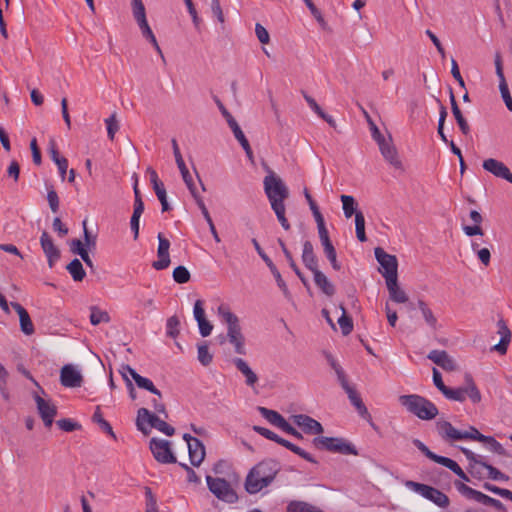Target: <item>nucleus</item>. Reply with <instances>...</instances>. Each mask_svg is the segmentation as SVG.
I'll return each mask as SVG.
<instances>
[{"instance_id": "1", "label": "nucleus", "mask_w": 512, "mask_h": 512, "mask_svg": "<svg viewBox=\"0 0 512 512\" xmlns=\"http://www.w3.org/2000/svg\"><path fill=\"white\" fill-rule=\"evenodd\" d=\"M281 471V464L272 458H266L254 465L248 472L244 488L250 495H254L270 486Z\"/></svg>"}, {"instance_id": "2", "label": "nucleus", "mask_w": 512, "mask_h": 512, "mask_svg": "<svg viewBox=\"0 0 512 512\" xmlns=\"http://www.w3.org/2000/svg\"><path fill=\"white\" fill-rule=\"evenodd\" d=\"M218 314L227 324V339L234 347L235 353L246 355L245 336L242 333L239 318L224 305L218 307Z\"/></svg>"}, {"instance_id": "3", "label": "nucleus", "mask_w": 512, "mask_h": 512, "mask_svg": "<svg viewBox=\"0 0 512 512\" xmlns=\"http://www.w3.org/2000/svg\"><path fill=\"white\" fill-rule=\"evenodd\" d=\"M400 403L406 409L422 420H431L438 415V408L430 400L417 394L402 395Z\"/></svg>"}, {"instance_id": "4", "label": "nucleus", "mask_w": 512, "mask_h": 512, "mask_svg": "<svg viewBox=\"0 0 512 512\" xmlns=\"http://www.w3.org/2000/svg\"><path fill=\"white\" fill-rule=\"evenodd\" d=\"M268 172L263 180L264 192L271 207L283 205L289 197L288 187L272 170H268Z\"/></svg>"}, {"instance_id": "5", "label": "nucleus", "mask_w": 512, "mask_h": 512, "mask_svg": "<svg viewBox=\"0 0 512 512\" xmlns=\"http://www.w3.org/2000/svg\"><path fill=\"white\" fill-rule=\"evenodd\" d=\"M145 423H148L150 427L157 429L167 436H172L175 433V429L165 420L160 419L155 413H152L147 408L142 407L137 412L136 426L139 431L147 434L148 429Z\"/></svg>"}, {"instance_id": "6", "label": "nucleus", "mask_w": 512, "mask_h": 512, "mask_svg": "<svg viewBox=\"0 0 512 512\" xmlns=\"http://www.w3.org/2000/svg\"><path fill=\"white\" fill-rule=\"evenodd\" d=\"M465 383V386L458 388L448 387L443 395L449 400L458 402H464L468 397L473 404H478L482 396L470 374L465 375Z\"/></svg>"}, {"instance_id": "7", "label": "nucleus", "mask_w": 512, "mask_h": 512, "mask_svg": "<svg viewBox=\"0 0 512 512\" xmlns=\"http://www.w3.org/2000/svg\"><path fill=\"white\" fill-rule=\"evenodd\" d=\"M438 433L442 438L454 441L459 440H474L483 442L486 435L480 433L474 426H470L468 431L457 430L450 422L442 421L437 423Z\"/></svg>"}, {"instance_id": "8", "label": "nucleus", "mask_w": 512, "mask_h": 512, "mask_svg": "<svg viewBox=\"0 0 512 512\" xmlns=\"http://www.w3.org/2000/svg\"><path fill=\"white\" fill-rule=\"evenodd\" d=\"M313 445L320 450H327L343 455H358L355 446L340 437L318 436L312 440Z\"/></svg>"}, {"instance_id": "9", "label": "nucleus", "mask_w": 512, "mask_h": 512, "mask_svg": "<svg viewBox=\"0 0 512 512\" xmlns=\"http://www.w3.org/2000/svg\"><path fill=\"white\" fill-rule=\"evenodd\" d=\"M455 487L460 494H462L463 496L470 500H474L483 505L492 506L496 510L501 512L506 511L504 504L500 500L492 498L478 490H475L461 481H455Z\"/></svg>"}, {"instance_id": "10", "label": "nucleus", "mask_w": 512, "mask_h": 512, "mask_svg": "<svg viewBox=\"0 0 512 512\" xmlns=\"http://www.w3.org/2000/svg\"><path fill=\"white\" fill-rule=\"evenodd\" d=\"M209 490L220 500L227 503H234L238 496L228 481L223 478L206 477Z\"/></svg>"}, {"instance_id": "11", "label": "nucleus", "mask_w": 512, "mask_h": 512, "mask_svg": "<svg viewBox=\"0 0 512 512\" xmlns=\"http://www.w3.org/2000/svg\"><path fill=\"white\" fill-rule=\"evenodd\" d=\"M375 258L380 264L379 272L385 278L395 279L398 277V261L395 255L388 254L381 247H377L374 250Z\"/></svg>"}, {"instance_id": "12", "label": "nucleus", "mask_w": 512, "mask_h": 512, "mask_svg": "<svg viewBox=\"0 0 512 512\" xmlns=\"http://www.w3.org/2000/svg\"><path fill=\"white\" fill-rule=\"evenodd\" d=\"M406 485L441 508H447L450 504L448 496L437 488L414 481H407Z\"/></svg>"}, {"instance_id": "13", "label": "nucleus", "mask_w": 512, "mask_h": 512, "mask_svg": "<svg viewBox=\"0 0 512 512\" xmlns=\"http://www.w3.org/2000/svg\"><path fill=\"white\" fill-rule=\"evenodd\" d=\"M149 447L157 462L161 464H173L177 462L168 440L154 437L150 440Z\"/></svg>"}, {"instance_id": "14", "label": "nucleus", "mask_w": 512, "mask_h": 512, "mask_svg": "<svg viewBox=\"0 0 512 512\" xmlns=\"http://www.w3.org/2000/svg\"><path fill=\"white\" fill-rule=\"evenodd\" d=\"M482 167L496 178L506 180L512 184V172L502 161L495 158H488L483 161Z\"/></svg>"}, {"instance_id": "15", "label": "nucleus", "mask_w": 512, "mask_h": 512, "mask_svg": "<svg viewBox=\"0 0 512 512\" xmlns=\"http://www.w3.org/2000/svg\"><path fill=\"white\" fill-rule=\"evenodd\" d=\"M494 63H495L496 75L499 78V90L501 93V97H502L507 109L512 112V97L510 95L508 84H507L505 76H504L502 57L499 52H496V54H495Z\"/></svg>"}, {"instance_id": "16", "label": "nucleus", "mask_w": 512, "mask_h": 512, "mask_svg": "<svg viewBox=\"0 0 512 512\" xmlns=\"http://www.w3.org/2000/svg\"><path fill=\"white\" fill-rule=\"evenodd\" d=\"M34 400L37 405L38 413L46 427H51L54 421L55 416L57 415V407L51 403L43 399L39 395L34 396Z\"/></svg>"}, {"instance_id": "17", "label": "nucleus", "mask_w": 512, "mask_h": 512, "mask_svg": "<svg viewBox=\"0 0 512 512\" xmlns=\"http://www.w3.org/2000/svg\"><path fill=\"white\" fill-rule=\"evenodd\" d=\"M60 383L67 388L80 387L83 383V376L71 364H66L60 371Z\"/></svg>"}, {"instance_id": "18", "label": "nucleus", "mask_w": 512, "mask_h": 512, "mask_svg": "<svg viewBox=\"0 0 512 512\" xmlns=\"http://www.w3.org/2000/svg\"><path fill=\"white\" fill-rule=\"evenodd\" d=\"M41 248L47 257L48 265L52 268L60 258V250L55 246L52 237L47 231H43L40 236Z\"/></svg>"}, {"instance_id": "19", "label": "nucleus", "mask_w": 512, "mask_h": 512, "mask_svg": "<svg viewBox=\"0 0 512 512\" xmlns=\"http://www.w3.org/2000/svg\"><path fill=\"white\" fill-rule=\"evenodd\" d=\"M293 422L301 427L306 434H322L324 429L320 422L305 414L292 416Z\"/></svg>"}, {"instance_id": "20", "label": "nucleus", "mask_w": 512, "mask_h": 512, "mask_svg": "<svg viewBox=\"0 0 512 512\" xmlns=\"http://www.w3.org/2000/svg\"><path fill=\"white\" fill-rule=\"evenodd\" d=\"M158 260L154 261L152 263V267L155 270H163L166 269L170 264V256H169V248H170V242L168 239H166L162 233L158 234Z\"/></svg>"}, {"instance_id": "21", "label": "nucleus", "mask_w": 512, "mask_h": 512, "mask_svg": "<svg viewBox=\"0 0 512 512\" xmlns=\"http://www.w3.org/2000/svg\"><path fill=\"white\" fill-rule=\"evenodd\" d=\"M380 152L384 159L389 162L394 168L401 169L402 162L398 157V152L394 144L392 143V138L389 136V139L380 143L379 145Z\"/></svg>"}, {"instance_id": "22", "label": "nucleus", "mask_w": 512, "mask_h": 512, "mask_svg": "<svg viewBox=\"0 0 512 512\" xmlns=\"http://www.w3.org/2000/svg\"><path fill=\"white\" fill-rule=\"evenodd\" d=\"M343 390L347 393L351 404L356 408L357 412L362 418L371 419V415L368 412L367 407L362 401V398L358 394L357 390L349 383L342 386Z\"/></svg>"}, {"instance_id": "23", "label": "nucleus", "mask_w": 512, "mask_h": 512, "mask_svg": "<svg viewBox=\"0 0 512 512\" xmlns=\"http://www.w3.org/2000/svg\"><path fill=\"white\" fill-rule=\"evenodd\" d=\"M318 234L324 249V253L327 259L329 260L332 268L336 271H339L341 269V264L337 260V253L333 243L330 240L328 231L321 232Z\"/></svg>"}, {"instance_id": "24", "label": "nucleus", "mask_w": 512, "mask_h": 512, "mask_svg": "<svg viewBox=\"0 0 512 512\" xmlns=\"http://www.w3.org/2000/svg\"><path fill=\"white\" fill-rule=\"evenodd\" d=\"M497 326L498 334L500 335V341L499 343L491 347V351H496L500 355H504L507 353L508 345L511 341V331L503 319H500L497 322Z\"/></svg>"}, {"instance_id": "25", "label": "nucleus", "mask_w": 512, "mask_h": 512, "mask_svg": "<svg viewBox=\"0 0 512 512\" xmlns=\"http://www.w3.org/2000/svg\"><path fill=\"white\" fill-rule=\"evenodd\" d=\"M427 358L446 371H454L456 369L455 361L445 350H432L428 353Z\"/></svg>"}, {"instance_id": "26", "label": "nucleus", "mask_w": 512, "mask_h": 512, "mask_svg": "<svg viewBox=\"0 0 512 512\" xmlns=\"http://www.w3.org/2000/svg\"><path fill=\"white\" fill-rule=\"evenodd\" d=\"M11 306L19 316L21 331L26 335H32L35 329L27 310L18 302H12Z\"/></svg>"}, {"instance_id": "27", "label": "nucleus", "mask_w": 512, "mask_h": 512, "mask_svg": "<svg viewBox=\"0 0 512 512\" xmlns=\"http://www.w3.org/2000/svg\"><path fill=\"white\" fill-rule=\"evenodd\" d=\"M302 262L312 273L318 269V258L310 241L303 243Z\"/></svg>"}, {"instance_id": "28", "label": "nucleus", "mask_w": 512, "mask_h": 512, "mask_svg": "<svg viewBox=\"0 0 512 512\" xmlns=\"http://www.w3.org/2000/svg\"><path fill=\"white\" fill-rule=\"evenodd\" d=\"M189 459L193 466H199L205 458V446L198 438L188 445Z\"/></svg>"}, {"instance_id": "29", "label": "nucleus", "mask_w": 512, "mask_h": 512, "mask_svg": "<svg viewBox=\"0 0 512 512\" xmlns=\"http://www.w3.org/2000/svg\"><path fill=\"white\" fill-rule=\"evenodd\" d=\"M450 103H451L452 113L455 117V120L459 126L460 131L464 135H468L470 133V126H469L467 120L465 119V117L463 116L462 111L460 110V108L457 104L456 98H455L451 88H450Z\"/></svg>"}, {"instance_id": "30", "label": "nucleus", "mask_w": 512, "mask_h": 512, "mask_svg": "<svg viewBox=\"0 0 512 512\" xmlns=\"http://www.w3.org/2000/svg\"><path fill=\"white\" fill-rule=\"evenodd\" d=\"M386 286L389 292V297L392 301L396 303H406L408 301L406 292L399 287L398 277L395 279H388V281H386Z\"/></svg>"}, {"instance_id": "31", "label": "nucleus", "mask_w": 512, "mask_h": 512, "mask_svg": "<svg viewBox=\"0 0 512 512\" xmlns=\"http://www.w3.org/2000/svg\"><path fill=\"white\" fill-rule=\"evenodd\" d=\"M469 217H470L471 221L474 223V225L473 226H463L464 233L470 237L483 236L484 231L481 227V223L483 221L482 215L476 210H471Z\"/></svg>"}, {"instance_id": "32", "label": "nucleus", "mask_w": 512, "mask_h": 512, "mask_svg": "<svg viewBox=\"0 0 512 512\" xmlns=\"http://www.w3.org/2000/svg\"><path fill=\"white\" fill-rule=\"evenodd\" d=\"M233 363L236 366V368L245 376L246 384L250 387H253L258 381V376L249 367L247 362L242 358H235V359H233Z\"/></svg>"}, {"instance_id": "33", "label": "nucleus", "mask_w": 512, "mask_h": 512, "mask_svg": "<svg viewBox=\"0 0 512 512\" xmlns=\"http://www.w3.org/2000/svg\"><path fill=\"white\" fill-rule=\"evenodd\" d=\"M314 282L316 286L327 296L331 297L335 294V286L328 280L326 275L320 270L313 272Z\"/></svg>"}, {"instance_id": "34", "label": "nucleus", "mask_w": 512, "mask_h": 512, "mask_svg": "<svg viewBox=\"0 0 512 512\" xmlns=\"http://www.w3.org/2000/svg\"><path fill=\"white\" fill-rule=\"evenodd\" d=\"M258 411L269 423L280 428L281 430L287 422L286 419L275 410L259 406Z\"/></svg>"}, {"instance_id": "35", "label": "nucleus", "mask_w": 512, "mask_h": 512, "mask_svg": "<svg viewBox=\"0 0 512 512\" xmlns=\"http://www.w3.org/2000/svg\"><path fill=\"white\" fill-rule=\"evenodd\" d=\"M277 444L285 447L286 449L290 450L291 452L295 453L296 455L300 456L304 460L316 464V459L308 452L300 448L299 446L293 444L292 442L282 438L278 437V441H276Z\"/></svg>"}, {"instance_id": "36", "label": "nucleus", "mask_w": 512, "mask_h": 512, "mask_svg": "<svg viewBox=\"0 0 512 512\" xmlns=\"http://www.w3.org/2000/svg\"><path fill=\"white\" fill-rule=\"evenodd\" d=\"M67 271L71 275L72 279L75 282H81L85 276L86 272L83 268L81 261L78 258H74L67 266Z\"/></svg>"}, {"instance_id": "37", "label": "nucleus", "mask_w": 512, "mask_h": 512, "mask_svg": "<svg viewBox=\"0 0 512 512\" xmlns=\"http://www.w3.org/2000/svg\"><path fill=\"white\" fill-rule=\"evenodd\" d=\"M324 356L327 360V362L329 363V365L331 366V368L334 370L336 376H337V379L341 385V387L343 385H346L348 382L347 380V377H346V374L343 370V368L341 367V365L335 360V358L332 356L331 353L329 352H324Z\"/></svg>"}, {"instance_id": "38", "label": "nucleus", "mask_w": 512, "mask_h": 512, "mask_svg": "<svg viewBox=\"0 0 512 512\" xmlns=\"http://www.w3.org/2000/svg\"><path fill=\"white\" fill-rule=\"evenodd\" d=\"M418 308L422 313V316L426 322V324L433 330L437 329V318L433 314L432 310L429 308L426 302L423 300H418Z\"/></svg>"}, {"instance_id": "39", "label": "nucleus", "mask_w": 512, "mask_h": 512, "mask_svg": "<svg viewBox=\"0 0 512 512\" xmlns=\"http://www.w3.org/2000/svg\"><path fill=\"white\" fill-rule=\"evenodd\" d=\"M287 512H324L317 508L316 506H313L307 502L304 501H291L286 508Z\"/></svg>"}, {"instance_id": "40", "label": "nucleus", "mask_w": 512, "mask_h": 512, "mask_svg": "<svg viewBox=\"0 0 512 512\" xmlns=\"http://www.w3.org/2000/svg\"><path fill=\"white\" fill-rule=\"evenodd\" d=\"M461 452L465 455L466 459L469 461L468 472L472 476H476L475 465L481 466L482 463L484 462L483 457L475 454L471 450L464 448V447H461Z\"/></svg>"}, {"instance_id": "41", "label": "nucleus", "mask_w": 512, "mask_h": 512, "mask_svg": "<svg viewBox=\"0 0 512 512\" xmlns=\"http://www.w3.org/2000/svg\"><path fill=\"white\" fill-rule=\"evenodd\" d=\"M92 420H93L94 423H97L104 432H106L111 437L116 439V435H115V433H114V431L112 429V426L102 416L100 406L96 407L95 412H94V414L92 416Z\"/></svg>"}, {"instance_id": "42", "label": "nucleus", "mask_w": 512, "mask_h": 512, "mask_svg": "<svg viewBox=\"0 0 512 512\" xmlns=\"http://www.w3.org/2000/svg\"><path fill=\"white\" fill-rule=\"evenodd\" d=\"M268 268H269L270 272L272 273V275L274 276L277 286L283 292L285 298L291 299V293L288 289V286L285 283V281L283 280V278H282L279 270L275 266V264L273 262L268 263Z\"/></svg>"}, {"instance_id": "43", "label": "nucleus", "mask_w": 512, "mask_h": 512, "mask_svg": "<svg viewBox=\"0 0 512 512\" xmlns=\"http://www.w3.org/2000/svg\"><path fill=\"white\" fill-rule=\"evenodd\" d=\"M135 375H136L135 383L139 388L145 389V390L151 392L152 394L158 396L160 399L162 398V394H161L160 390L155 387V385L153 384V382L150 379L143 377L140 374H135Z\"/></svg>"}, {"instance_id": "44", "label": "nucleus", "mask_w": 512, "mask_h": 512, "mask_svg": "<svg viewBox=\"0 0 512 512\" xmlns=\"http://www.w3.org/2000/svg\"><path fill=\"white\" fill-rule=\"evenodd\" d=\"M340 309L342 310V315L338 319V324L342 334L346 336L353 330V320L349 315H347V312L342 304L340 305Z\"/></svg>"}, {"instance_id": "45", "label": "nucleus", "mask_w": 512, "mask_h": 512, "mask_svg": "<svg viewBox=\"0 0 512 512\" xmlns=\"http://www.w3.org/2000/svg\"><path fill=\"white\" fill-rule=\"evenodd\" d=\"M197 358L203 366H208L213 361V355L209 352V347L206 342L197 346Z\"/></svg>"}, {"instance_id": "46", "label": "nucleus", "mask_w": 512, "mask_h": 512, "mask_svg": "<svg viewBox=\"0 0 512 512\" xmlns=\"http://www.w3.org/2000/svg\"><path fill=\"white\" fill-rule=\"evenodd\" d=\"M343 204V212L346 218H350L353 214L357 213L356 211V201L351 195H341L340 197Z\"/></svg>"}, {"instance_id": "47", "label": "nucleus", "mask_w": 512, "mask_h": 512, "mask_svg": "<svg viewBox=\"0 0 512 512\" xmlns=\"http://www.w3.org/2000/svg\"><path fill=\"white\" fill-rule=\"evenodd\" d=\"M180 320L176 315H173L167 319L166 322V335L170 338H177L180 334Z\"/></svg>"}, {"instance_id": "48", "label": "nucleus", "mask_w": 512, "mask_h": 512, "mask_svg": "<svg viewBox=\"0 0 512 512\" xmlns=\"http://www.w3.org/2000/svg\"><path fill=\"white\" fill-rule=\"evenodd\" d=\"M198 207L200 208L201 212H202V215L204 216L205 220L207 221L208 225H209V229H210V232L214 238V240L216 242H220V237L218 235V232L215 228V225L213 223V220L209 214V211L207 209V207L205 206V203L204 201H198Z\"/></svg>"}, {"instance_id": "49", "label": "nucleus", "mask_w": 512, "mask_h": 512, "mask_svg": "<svg viewBox=\"0 0 512 512\" xmlns=\"http://www.w3.org/2000/svg\"><path fill=\"white\" fill-rule=\"evenodd\" d=\"M356 237L360 242L367 241L365 233V218L362 212L355 213Z\"/></svg>"}, {"instance_id": "50", "label": "nucleus", "mask_w": 512, "mask_h": 512, "mask_svg": "<svg viewBox=\"0 0 512 512\" xmlns=\"http://www.w3.org/2000/svg\"><path fill=\"white\" fill-rule=\"evenodd\" d=\"M110 316L108 312L100 310L96 306L91 307L90 322L92 325H98L101 322H109Z\"/></svg>"}, {"instance_id": "51", "label": "nucleus", "mask_w": 512, "mask_h": 512, "mask_svg": "<svg viewBox=\"0 0 512 512\" xmlns=\"http://www.w3.org/2000/svg\"><path fill=\"white\" fill-rule=\"evenodd\" d=\"M84 246L89 250H95L97 245V235L92 234L87 228V219L83 220Z\"/></svg>"}, {"instance_id": "52", "label": "nucleus", "mask_w": 512, "mask_h": 512, "mask_svg": "<svg viewBox=\"0 0 512 512\" xmlns=\"http://www.w3.org/2000/svg\"><path fill=\"white\" fill-rule=\"evenodd\" d=\"M190 278L191 274L185 266L179 265L173 270V279L176 283L185 284Z\"/></svg>"}, {"instance_id": "53", "label": "nucleus", "mask_w": 512, "mask_h": 512, "mask_svg": "<svg viewBox=\"0 0 512 512\" xmlns=\"http://www.w3.org/2000/svg\"><path fill=\"white\" fill-rule=\"evenodd\" d=\"M172 147H173V153H174V156H175V160H176V163H177V166L181 172V175L182 176H186L189 174V170L188 168L186 167L185 165V162L182 158V155H181V152H180V149L178 147V144H177V141L175 139H172Z\"/></svg>"}, {"instance_id": "54", "label": "nucleus", "mask_w": 512, "mask_h": 512, "mask_svg": "<svg viewBox=\"0 0 512 512\" xmlns=\"http://www.w3.org/2000/svg\"><path fill=\"white\" fill-rule=\"evenodd\" d=\"M482 468L488 471V478L494 481H507L508 476L502 473L500 470L495 468L494 466L488 464L487 462H483L481 465Z\"/></svg>"}, {"instance_id": "55", "label": "nucleus", "mask_w": 512, "mask_h": 512, "mask_svg": "<svg viewBox=\"0 0 512 512\" xmlns=\"http://www.w3.org/2000/svg\"><path fill=\"white\" fill-rule=\"evenodd\" d=\"M488 446V449L498 455H506V450L500 442H498L493 436H486V439L482 442Z\"/></svg>"}, {"instance_id": "56", "label": "nucleus", "mask_w": 512, "mask_h": 512, "mask_svg": "<svg viewBox=\"0 0 512 512\" xmlns=\"http://www.w3.org/2000/svg\"><path fill=\"white\" fill-rule=\"evenodd\" d=\"M271 208L274 211V213H275L279 223L283 227V229L289 230L291 228V225L285 216V212H286L285 204L280 205V206H273Z\"/></svg>"}, {"instance_id": "57", "label": "nucleus", "mask_w": 512, "mask_h": 512, "mask_svg": "<svg viewBox=\"0 0 512 512\" xmlns=\"http://www.w3.org/2000/svg\"><path fill=\"white\" fill-rule=\"evenodd\" d=\"M306 4L307 8L310 10L311 14L314 16V18L317 20L319 25L322 27V29L327 28V22L322 16V13L320 10L315 6V4L311 0H303Z\"/></svg>"}, {"instance_id": "58", "label": "nucleus", "mask_w": 512, "mask_h": 512, "mask_svg": "<svg viewBox=\"0 0 512 512\" xmlns=\"http://www.w3.org/2000/svg\"><path fill=\"white\" fill-rule=\"evenodd\" d=\"M435 463L440 464V465L448 468L449 470H451L455 474L461 472V469H462L456 461H454V460H452V459H450L448 457H445V456H440L439 455L437 457Z\"/></svg>"}, {"instance_id": "59", "label": "nucleus", "mask_w": 512, "mask_h": 512, "mask_svg": "<svg viewBox=\"0 0 512 512\" xmlns=\"http://www.w3.org/2000/svg\"><path fill=\"white\" fill-rule=\"evenodd\" d=\"M153 189L157 195L158 200L161 203L162 212H167V211L171 210V207L167 201L166 189L164 187V184L160 185L156 188H153Z\"/></svg>"}, {"instance_id": "60", "label": "nucleus", "mask_w": 512, "mask_h": 512, "mask_svg": "<svg viewBox=\"0 0 512 512\" xmlns=\"http://www.w3.org/2000/svg\"><path fill=\"white\" fill-rule=\"evenodd\" d=\"M58 427L65 432H72L81 428V425L69 418H63L57 421Z\"/></svg>"}, {"instance_id": "61", "label": "nucleus", "mask_w": 512, "mask_h": 512, "mask_svg": "<svg viewBox=\"0 0 512 512\" xmlns=\"http://www.w3.org/2000/svg\"><path fill=\"white\" fill-rule=\"evenodd\" d=\"M146 512H157V501L150 487H145Z\"/></svg>"}, {"instance_id": "62", "label": "nucleus", "mask_w": 512, "mask_h": 512, "mask_svg": "<svg viewBox=\"0 0 512 512\" xmlns=\"http://www.w3.org/2000/svg\"><path fill=\"white\" fill-rule=\"evenodd\" d=\"M107 126V134L108 137L113 140L115 133L119 130V123L116 120V115L112 114L109 118L105 120Z\"/></svg>"}, {"instance_id": "63", "label": "nucleus", "mask_w": 512, "mask_h": 512, "mask_svg": "<svg viewBox=\"0 0 512 512\" xmlns=\"http://www.w3.org/2000/svg\"><path fill=\"white\" fill-rule=\"evenodd\" d=\"M228 125L241 146L249 142L236 120L230 121Z\"/></svg>"}, {"instance_id": "64", "label": "nucleus", "mask_w": 512, "mask_h": 512, "mask_svg": "<svg viewBox=\"0 0 512 512\" xmlns=\"http://www.w3.org/2000/svg\"><path fill=\"white\" fill-rule=\"evenodd\" d=\"M47 201H48V204H49V207H50L51 211L53 213L58 212V210H59V197H58V194L54 190L53 187L48 190Z\"/></svg>"}]
</instances>
